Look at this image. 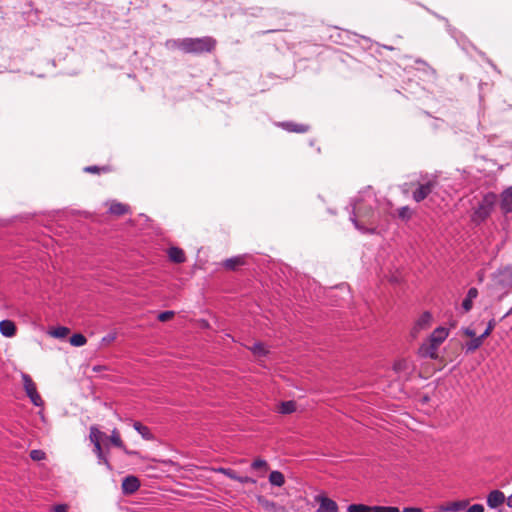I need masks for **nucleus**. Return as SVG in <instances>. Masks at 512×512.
<instances>
[{
  "mask_svg": "<svg viewBox=\"0 0 512 512\" xmlns=\"http://www.w3.org/2000/svg\"><path fill=\"white\" fill-rule=\"evenodd\" d=\"M466 512H484V507L482 504H473L466 510Z\"/></svg>",
  "mask_w": 512,
  "mask_h": 512,
  "instance_id": "obj_41",
  "label": "nucleus"
},
{
  "mask_svg": "<svg viewBox=\"0 0 512 512\" xmlns=\"http://www.w3.org/2000/svg\"><path fill=\"white\" fill-rule=\"evenodd\" d=\"M105 439H108L111 444H113L114 446L122 449L126 454L128 455H131L133 454L134 452H131V451H128L126 446L124 445L121 437H120V434L119 432L117 431V429H114L111 433V435L108 437L106 436Z\"/></svg>",
  "mask_w": 512,
  "mask_h": 512,
  "instance_id": "obj_12",
  "label": "nucleus"
},
{
  "mask_svg": "<svg viewBox=\"0 0 512 512\" xmlns=\"http://www.w3.org/2000/svg\"><path fill=\"white\" fill-rule=\"evenodd\" d=\"M447 336L448 330L444 327H438L432 332L428 340L440 346L447 338Z\"/></svg>",
  "mask_w": 512,
  "mask_h": 512,
  "instance_id": "obj_11",
  "label": "nucleus"
},
{
  "mask_svg": "<svg viewBox=\"0 0 512 512\" xmlns=\"http://www.w3.org/2000/svg\"><path fill=\"white\" fill-rule=\"evenodd\" d=\"M484 339L481 336L472 338L469 342L466 343L465 349L467 353H472L476 351L482 344Z\"/></svg>",
  "mask_w": 512,
  "mask_h": 512,
  "instance_id": "obj_23",
  "label": "nucleus"
},
{
  "mask_svg": "<svg viewBox=\"0 0 512 512\" xmlns=\"http://www.w3.org/2000/svg\"><path fill=\"white\" fill-rule=\"evenodd\" d=\"M244 264H245V260H244L243 256L231 257V258L226 259L223 262L224 268H226L228 270H234L237 266H241Z\"/></svg>",
  "mask_w": 512,
  "mask_h": 512,
  "instance_id": "obj_18",
  "label": "nucleus"
},
{
  "mask_svg": "<svg viewBox=\"0 0 512 512\" xmlns=\"http://www.w3.org/2000/svg\"><path fill=\"white\" fill-rule=\"evenodd\" d=\"M494 327H495V321H494V319H492L488 322V325H487V328L485 329V331L480 335L481 338H483V339L487 338L493 331Z\"/></svg>",
  "mask_w": 512,
  "mask_h": 512,
  "instance_id": "obj_33",
  "label": "nucleus"
},
{
  "mask_svg": "<svg viewBox=\"0 0 512 512\" xmlns=\"http://www.w3.org/2000/svg\"><path fill=\"white\" fill-rule=\"evenodd\" d=\"M93 445H94L93 452L96 454V456H98L102 452H104L103 449H102L101 443H96V444H93Z\"/></svg>",
  "mask_w": 512,
  "mask_h": 512,
  "instance_id": "obj_45",
  "label": "nucleus"
},
{
  "mask_svg": "<svg viewBox=\"0 0 512 512\" xmlns=\"http://www.w3.org/2000/svg\"><path fill=\"white\" fill-rule=\"evenodd\" d=\"M251 467L253 469H255V470L266 468L267 467V462L265 460H263V459H255L252 462Z\"/></svg>",
  "mask_w": 512,
  "mask_h": 512,
  "instance_id": "obj_34",
  "label": "nucleus"
},
{
  "mask_svg": "<svg viewBox=\"0 0 512 512\" xmlns=\"http://www.w3.org/2000/svg\"><path fill=\"white\" fill-rule=\"evenodd\" d=\"M117 338V333L116 332H111V333H108L107 335H105L103 338H102V343L103 344H110L111 342L115 341Z\"/></svg>",
  "mask_w": 512,
  "mask_h": 512,
  "instance_id": "obj_36",
  "label": "nucleus"
},
{
  "mask_svg": "<svg viewBox=\"0 0 512 512\" xmlns=\"http://www.w3.org/2000/svg\"><path fill=\"white\" fill-rule=\"evenodd\" d=\"M398 216L401 219H409L411 217V210L408 206H403L398 211Z\"/></svg>",
  "mask_w": 512,
  "mask_h": 512,
  "instance_id": "obj_32",
  "label": "nucleus"
},
{
  "mask_svg": "<svg viewBox=\"0 0 512 512\" xmlns=\"http://www.w3.org/2000/svg\"><path fill=\"white\" fill-rule=\"evenodd\" d=\"M512 314V307L505 313L504 317H508Z\"/></svg>",
  "mask_w": 512,
  "mask_h": 512,
  "instance_id": "obj_51",
  "label": "nucleus"
},
{
  "mask_svg": "<svg viewBox=\"0 0 512 512\" xmlns=\"http://www.w3.org/2000/svg\"><path fill=\"white\" fill-rule=\"evenodd\" d=\"M100 170L107 171L105 167L100 168L98 166H87L84 168V171L89 173H98Z\"/></svg>",
  "mask_w": 512,
  "mask_h": 512,
  "instance_id": "obj_40",
  "label": "nucleus"
},
{
  "mask_svg": "<svg viewBox=\"0 0 512 512\" xmlns=\"http://www.w3.org/2000/svg\"><path fill=\"white\" fill-rule=\"evenodd\" d=\"M173 315H174V312H172V311H164L159 314L158 319L162 322H165V321L169 320Z\"/></svg>",
  "mask_w": 512,
  "mask_h": 512,
  "instance_id": "obj_39",
  "label": "nucleus"
},
{
  "mask_svg": "<svg viewBox=\"0 0 512 512\" xmlns=\"http://www.w3.org/2000/svg\"><path fill=\"white\" fill-rule=\"evenodd\" d=\"M501 209L504 213L512 212V187L506 189L501 195Z\"/></svg>",
  "mask_w": 512,
  "mask_h": 512,
  "instance_id": "obj_10",
  "label": "nucleus"
},
{
  "mask_svg": "<svg viewBox=\"0 0 512 512\" xmlns=\"http://www.w3.org/2000/svg\"><path fill=\"white\" fill-rule=\"evenodd\" d=\"M269 482L277 487H281L285 483L284 475L280 471H272L269 475Z\"/></svg>",
  "mask_w": 512,
  "mask_h": 512,
  "instance_id": "obj_21",
  "label": "nucleus"
},
{
  "mask_svg": "<svg viewBox=\"0 0 512 512\" xmlns=\"http://www.w3.org/2000/svg\"><path fill=\"white\" fill-rule=\"evenodd\" d=\"M168 256L172 262L178 263V264L183 263L186 260L183 250L178 247L169 248Z\"/></svg>",
  "mask_w": 512,
  "mask_h": 512,
  "instance_id": "obj_16",
  "label": "nucleus"
},
{
  "mask_svg": "<svg viewBox=\"0 0 512 512\" xmlns=\"http://www.w3.org/2000/svg\"><path fill=\"white\" fill-rule=\"evenodd\" d=\"M53 512H67L68 506L66 504H58L53 506Z\"/></svg>",
  "mask_w": 512,
  "mask_h": 512,
  "instance_id": "obj_43",
  "label": "nucleus"
},
{
  "mask_svg": "<svg viewBox=\"0 0 512 512\" xmlns=\"http://www.w3.org/2000/svg\"><path fill=\"white\" fill-rule=\"evenodd\" d=\"M133 428L141 435V437L144 440L152 441L155 439V437H154L153 433L150 431V429L147 426L143 425L141 422L134 421Z\"/></svg>",
  "mask_w": 512,
  "mask_h": 512,
  "instance_id": "obj_13",
  "label": "nucleus"
},
{
  "mask_svg": "<svg viewBox=\"0 0 512 512\" xmlns=\"http://www.w3.org/2000/svg\"><path fill=\"white\" fill-rule=\"evenodd\" d=\"M437 184L436 177L428 175L422 176L421 179L417 181V188L412 194L414 201L419 203L426 199L436 188Z\"/></svg>",
  "mask_w": 512,
  "mask_h": 512,
  "instance_id": "obj_3",
  "label": "nucleus"
},
{
  "mask_svg": "<svg viewBox=\"0 0 512 512\" xmlns=\"http://www.w3.org/2000/svg\"><path fill=\"white\" fill-rule=\"evenodd\" d=\"M218 473H221L225 476H227L228 478L232 479V480H235L237 481L238 479V474L231 468H225V467H220L216 470Z\"/></svg>",
  "mask_w": 512,
  "mask_h": 512,
  "instance_id": "obj_27",
  "label": "nucleus"
},
{
  "mask_svg": "<svg viewBox=\"0 0 512 512\" xmlns=\"http://www.w3.org/2000/svg\"><path fill=\"white\" fill-rule=\"evenodd\" d=\"M431 321L432 315L430 312L425 311L422 313L412 328V335L415 337L421 330L427 329L430 326Z\"/></svg>",
  "mask_w": 512,
  "mask_h": 512,
  "instance_id": "obj_5",
  "label": "nucleus"
},
{
  "mask_svg": "<svg viewBox=\"0 0 512 512\" xmlns=\"http://www.w3.org/2000/svg\"><path fill=\"white\" fill-rule=\"evenodd\" d=\"M296 409V404L294 401H284L280 404L279 412L282 414H290L294 412Z\"/></svg>",
  "mask_w": 512,
  "mask_h": 512,
  "instance_id": "obj_25",
  "label": "nucleus"
},
{
  "mask_svg": "<svg viewBox=\"0 0 512 512\" xmlns=\"http://www.w3.org/2000/svg\"><path fill=\"white\" fill-rule=\"evenodd\" d=\"M216 46V40L210 36L199 38L168 39L165 47L168 50H181L186 54L210 53Z\"/></svg>",
  "mask_w": 512,
  "mask_h": 512,
  "instance_id": "obj_2",
  "label": "nucleus"
},
{
  "mask_svg": "<svg viewBox=\"0 0 512 512\" xmlns=\"http://www.w3.org/2000/svg\"><path fill=\"white\" fill-rule=\"evenodd\" d=\"M97 459H98L99 465H105L109 470H112V467H111L106 455L104 454V452H102L100 455H98Z\"/></svg>",
  "mask_w": 512,
  "mask_h": 512,
  "instance_id": "obj_35",
  "label": "nucleus"
},
{
  "mask_svg": "<svg viewBox=\"0 0 512 512\" xmlns=\"http://www.w3.org/2000/svg\"><path fill=\"white\" fill-rule=\"evenodd\" d=\"M468 506L467 500H460V501H453L450 503H447L444 506H441L442 511H451V512H457L462 511Z\"/></svg>",
  "mask_w": 512,
  "mask_h": 512,
  "instance_id": "obj_15",
  "label": "nucleus"
},
{
  "mask_svg": "<svg viewBox=\"0 0 512 512\" xmlns=\"http://www.w3.org/2000/svg\"><path fill=\"white\" fill-rule=\"evenodd\" d=\"M402 512H423V510L418 507H405Z\"/></svg>",
  "mask_w": 512,
  "mask_h": 512,
  "instance_id": "obj_46",
  "label": "nucleus"
},
{
  "mask_svg": "<svg viewBox=\"0 0 512 512\" xmlns=\"http://www.w3.org/2000/svg\"><path fill=\"white\" fill-rule=\"evenodd\" d=\"M69 332V328L60 326L53 330L52 335L56 338H65Z\"/></svg>",
  "mask_w": 512,
  "mask_h": 512,
  "instance_id": "obj_29",
  "label": "nucleus"
},
{
  "mask_svg": "<svg viewBox=\"0 0 512 512\" xmlns=\"http://www.w3.org/2000/svg\"><path fill=\"white\" fill-rule=\"evenodd\" d=\"M464 333H465V335H466V336H468V337H471V338L476 337L475 331H474L473 329H471V328H466V329L464 330Z\"/></svg>",
  "mask_w": 512,
  "mask_h": 512,
  "instance_id": "obj_47",
  "label": "nucleus"
},
{
  "mask_svg": "<svg viewBox=\"0 0 512 512\" xmlns=\"http://www.w3.org/2000/svg\"><path fill=\"white\" fill-rule=\"evenodd\" d=\"M439 346L427 340L419 348V353L422 357L436 359L438 357L437 351Z\"/></svg>",
  "mask_w": 512,
  "mask_h": 512,
  "instance_id": "obj_7",
  "label": "nucleus"
},
{
  "mask_svg": "<svg viewBox=\"0 0 512 512\" xmlns=\"http://www.w3.org/2000/svg\"><path fill=\"white\" fill-rule=\"evenodd\" d=\"M387 512H400L398 507L387 506Z\"/></svg>",
  "mask_w": 512,
  "mask_h": 512,
  "instance_id": "obj_48",
  "label": "nucleus"
},
{
  "mask_svg": "<svg viewBox=\"0 0 512 512\" xmlns=\"http://www.w3.org/2000/svg\"><path fill=\"white\" fill-rule=\"evenodd\" d=\"M473 301L471 299H468L465 297V299L462 302V308L464 312H469L472 309Z\"/></svg>",
  "mask_w": 512,
  "mask_h": 512,
  "instance_id": "obj_38",
  "label": "nucleus"
},
{
  "mask_svg": "<svg viewBox=\"0 0 512 512\" xmlns=\"http://www.w3.org/2000/svg\"><path fill=\"white\" fill-rule=\"evenodd\" d=\"M106 437L105 433L100 431L96 426L90 427L89 439L93 444L101 443V441Z\"/></svg>",
  "mask_w": 512,
  "mask_h": 512,
  "instance_id": "obj_19",
  "label": "nucleus"
},
{
  "mask_svg": "<svg viewBox=\"0 0 512 512\" xmlns=\"http://www.w3.org/2000/svg\"><path fill=\"white\" fill-rule=\"evenodd\" d=\"M377 199L371 189L361 191L359 196L351 203L350 221L355 228L363 233H374L375 228H366L364 224H374V208Z\"/></svg>",
  "mask_w": 512,
  "mask_h": 512,
  "instance_id": "obj_1",
  "label": "nucleus"
},
{
  "mask_svg": "<svg viewBox=\"0 0 512 512\" xmlns=\"http://www.w3.org/2000/svg\"><path fill=\"white\" fill-rule=\"evenodd\" d=\"M477 296H478V290H477L475 287H471V288L468 290L467 295H466V297H467L468 299H471L472 301H473L474 299H476V298H477Z\"/></svg>",
  "mask_w": 512,
  "mask_h": 512,
  "instance_id": "obj_42",
  "label": "nucleus"
},
{
  "mask_svg": "<svg viewBox=\"0 0 512 512\" xmlns=\"http://www.w3.org/2000/svg\"><path fill=\"white\" fill-rule=\"evenodd\" d=\"M140 487V481L137 477L129 475L122 481V491L124 494H133Z\"/></svg>",
  "mask_w": 512,
  "mask_h": 512,
  "instance_id": "obj_6",
  "label": "nucleus"
},
{
  "mask_svg": "<svg viewBox=\"0 0 512 512\" xmlns=\"http://www.w3.org/2000/svg\"><path fill=\"white\" fill-rule=\"evenodd\" d=\"M496 196L494 194L486 195L479 203L473 214V220L477 222L484 221L491 213Z\"/></svg>",
  "mask_w": 512,
  "mask_h": 512,
  "instance_id": "obj_4",
  "label": "nucleus"
},
{
  "mask_svg": "<svg viewBox=\"0 0 512 512\" xmlns=\"http://www.w3.org/2000/svg\"><path fill=\"white\" fill-rule=\"evenodd\" d=\"M0 332L5 337H13L16 334V326L11 320H2L0 322Z\"/></svg>",
  "mask_w": 512,
  "mask_h": 512,
  "instance_id": "obj_14",
  "label": "nucleus"
},
{
  "mask_svg": "<svg viewBox=\"0 0 512 512\" xmlns=\"http://www.w3.org/2000/svg\"><path fill=\"white\" fill-rule=\"evenodd\" d=\"M507 505L512 508V494L507 498Z\"/></svg>",
  "mask_w": 512,
  "mask_h": 512,
  "instance_id": "obj_49",
  "label": "nucleus"
},
{
  "mask_svg": "<svg viewBox=\"0 0 512 512\" xmlns=\"http://www.w3.org/2000/svg\"><path fill=\"white\" fill-rule=\"evenodd\" d=\"M371 512H387V506H371Z\"/></svg>",
  "mask_w": 512,
  "mask_h": 512,
  "instance_id": "obj_44",
  "label": "nucleus"
},
{
  "mask_svg": "<svg viewBox=\"0 0 512 512\" xmlns=\"http://www.w3.org/2000/svg\"><path fill=\"white\" fill-rule=\"evenodd\" d=\"M280 126L289 132L305 133L308 131V126L294 122H282Z\"/></svg>",
  "mask_w": 512,
  "mask_h": 512,
  "instance_id": "obj_17",
  "label": "nucleus"
},
{
  "mask_svg": "<svg viewBox=\"0 0 512 512\" xmlns=\"http://www.w3.org/2000/svg\"><path fill=\"white\" fill-rule=\"evenodd\" d=\"M29 399L31 400V402L35 405V406H42L43 405V400L41 398V396L38 394L37 391L33 392L32 394L28 395Z\"/></svg>",
  "mask_w": 512,
  "mask_h": 512,
  "instance_id": "obj_31",
  "label": "nucleus"
},
{
  "mask_svg": "<svg viewBox=\"0 0 512 512\" xmlns=\"http://www.w3.org/2000/svg\"><path fill=\"white\" fill-rule=\"evenodd\" d=\"M70 344L75 347H80L86 344L87 339L83 334L76 333L70 337Z\"/></svg>",
  "mask_w": 512,
  "mask_h": 512,
  "instance_id": "obj_24",
  "label": "nucleus"
},
{
  "mask_svg": "<svg viewBox=\"0 0 512 512\" xmlns=\"http://www.w3.org/2000/svg\"><path fill=\"white\" fill-rule=\"evenodd\" d=\"M22 380H23L24 390H25L27 396L32 394L33 392L37 391L35 383L33 382L32 378L28 374H22Z\"/></svg>",
  "mask_w": 512,
  "mask_h": 512,
  "instance_id": "obj_20",
  "label": "nucleus"
},
{
  "mask_svg": "<svg viewBox=\"0 0 512 512\" xmlns=\"http://www.w3.org/2000/svg\"><path fill=\"white\" fill-rule=\"evenodd\" d=\"M250 349L255 355H258V356H264L267 353L265 346L261 342L254 343Z\"/></svg>",
  "mask_w": 512,
  "mask_h": 512,
  "instance_id": "obj_28",
  "label": "nucleus"
},
{
  "mask_svg": "<svg viewBox=\"0 0 512 512\" xmlns=\"http://www.w3.org/2000/svg\"><path fill=\"white\" fill-rule=\"evenodd\" d=\"M265 506H266V508H270V507H274L275 504L273 502L266 501Z\"/></svg>",
  "mask_w": 512,
  "mask_h": 512,
  "instance_id": "obj_50",
  "label": "nucleus"
},
{
  "mask_svg": "<svg viewBox=\"0 0 512 512\" xmlns=\"http://www.w3.org/2000/svg\"><path fill=\"white\" fill-rule=\"evenodd\" d=\"M317 501L319 502V507L316 512H337L338 505L337 503L325 496L317 497Z\"/></svg>",
  "mask_w": 512,
  "mask_h": 512,
  "instance_id": "obj_8",
  "label": "nucleus"
},
{
  "mask_svg": "<svg viewBox=\"0 0 512 512\" xmlns=\"http://www.w3.org/2000/svg\"><path fill=\"white\" fill-rule=\"evenodd\" d=\"M347 512H371V506L364 504H351L347 507Z\"/></svg>",
  "mask_w": 512,
  "mask_h": 512,
  "instance_id": "obj_26",
  "label": "nucleus"
},
{
  "mask_svg": "<svg viewBox=\"0 0 512 512\" xmlns=\"http://www.w3.org/2000/svg\"><path fill=\"white\" fill-rule=\"evenodd\" d=\"M237 481L241 484H255L256 480L248 476H238Z\"/></svg>",
  "mask_w": 512,
  "mask_h": 512,
  "instance_id": "obj_37",
  "label": "nucleus"
},
{
  "mask_svg": "<svg viewBox=\"0 0 512 512\" xmlns=\"http://www.w3.org/2000/svg\"><path fill=\"white\" fill-rule=\"evenodd\" d=\"M111 214L120 216L128 212V206L119 202H112L109 208Z\"/></svg>",
  "mask_w": 512,
  "mask_h": 512,
  "instance_id": "obj_22",
  "label": "nucleus"
},
{
  "mask_svg": "<svg viewBox=\"0 0 512 512\" xmlns=\"http://www.w3.org/2000/svg\"><path fill=\"white\" fill-rule=\"evenodd\" d=\"M45 457H46L45 452L40 449H33L30 451V458L34 461L44 460Z\"/></svg>",
  "mask_w": 512,
  "mask_h": 512,
  "instance_id": "obj_30",
  "label": "nucleus"
},
{
  "mask_svg": "<svg viewBox=\"0 0 512 512\" xmlns=\"http://www.w3.org/2000/svg\"><path fill=\"white\" fill-rule=\"evenodd\" d=\"M416 63H422V64L427 65L423 60H420V59H419V60H416Z\"/></svg>",
  "mask_w": 512,
  "mask_h": 512,
  "instance_id": "obj_52",
  "label": "nucleus"
},
{
  "mask_svg": "<svg viewBox=\"0 0 512 512\" xmlns=\"http://www.w3.org/2000/svg\"><path fill=\"white\" fill-rule=\"evenodd\" d=\"M505 501V495L500 490H493L487 496V505L491 509H495L502 505Z\"/></svg>",
  "mask_w": 512,
  "mask_h": 512,
  "instance_id": "obj_9",
  "label": "nucleus"
}]
</instances>
